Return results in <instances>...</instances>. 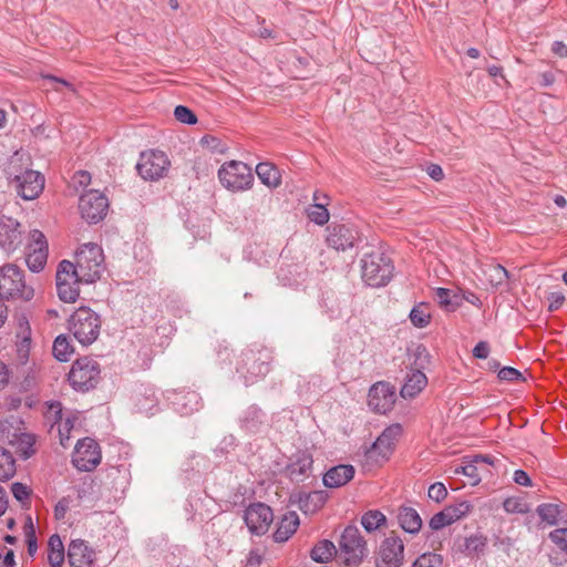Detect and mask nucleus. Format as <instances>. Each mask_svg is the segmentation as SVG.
<instances>
[{"label":"nucleus","mask_w":567,"mask_h":567,"mask_svg":"<svg viewBox=\"0 0 567 567\" xmlns=\"http://www.w3.org/2000/svg\"><path fill=\"white\" fill-rule=\"evenodd\" d=\"M443 556L434 551H426L421 554L411 567H443Z\"/></svg>","instance_id":"a18cd8bd"},{"label":"nucleus","mask_w":567,"mask_h":567,"mask_svg":"<svg viewBox=\"0 0 567 567\" xmlns=\"http://www.w3.org/2000/svg\"><path fill=\"white\" fill-rule=\"evenodd\" d=\"M535 512L540 518V523L538 524L539 527L542 523H545L548 526H556L559 522L563 508L560 504L542 503L536 507Z\"/></svg>","instance_id":"2f4dec72"},{"label":"nucleus","mask_w":567,"mask_h":567,"mask_svg":"<svg viewBox=\"0 0 567 567\" xmlns=\"http://www.w3.org/2000/svg\"><path fill=\"white\" fill-rule=\"evenodd\" d=\"M427 384V378L420 369H412V374L408 375V379L401 388L402 398H414L416 396Z\"/></svg>","instance_id":"c756f323"},{"label":"nucleus","mask_w":567,"mask_h":567,"mask_svg":"<svg viewBox=\"0 0 567 567\" xmlns=\"http://www.w3.org/2000/svg\"><path fill=\"white\" fill-rule=\"evenodd\" d=\"M73 504V498L70 495L63 496L58 501V503L54 506V518L56 520H63L65 518V515L68 511L71 508Z\"/></svg>","instance_id":"4d7b16f0"},{"label":"nucleus","mask_w":567,"mask_h":567,"mask_svg":"<svg viewBox=\"0 0 567 567\" xmlns=\"http://www.w3.org/2000/svg\"><path fill=\"white\" fill-rule=\"evenodd\" d=\"M272 360L271 349L252 344L241 351L236 362V372L244 379L245 385H251L269 373Z\"/></svg>","instance_id":"f257e3e1"},{"label":"nucleus","mask_w":567,"mask_h":567,"mask_svg":"<svg viewBox=\"0 0 567 567\" xmlns=\"http://www.w3.org/2000/svg\"><path fill=\"white\" fill-rule=\"evenodd\" d=\"M52 353L60 362L68 361L73 353L69 337L64 334L58 336L53 342Z\"/></svg>","instance_id":"58836bf2"},{"label":"nucleus","mask_w":567,"mask_h":567,"mask_svg":"<svg viewBox=\"0 0 567 567\" xmlns=\"http://www.w3.org/2000/svg\"><path fill=\"white\" fill-rule=\"evenodd\" d=\"M101 449L99 443L91 437H83L78 441L73 456V465L82 472H91L101 463Z\"/></svg>","instance_id":"2eb2a0df"},{"label":"nucleus","mask_w":567,"mask_h":567,"mask_svg":"<svg viewBox=\"0 0 567 567\" xmlns=\"http://www.w3.org/2000/svg\"><path fill=\"white\" fill-rule=\"evenodd\" d=\"M326 244L336 251L352 250L358 240V233L346 224L332 223L326 227Z\"/></svg>","instance_id":"aec40b11"},{"label":"nucleus","mask_w":567,"mask_h":567,"mask_svg":"<svg viewBox=\"0 0 567 567\" xmlns=\"http://www.w3.org/2000/svg\"><path fill=\"white\" fill-rule=\"evenodd\" d=\"M16 472V458L12 453L0 446V481H9L14 476Z\"/></svg>","instance_id":"e433bc0d"},{"label":"nucleus","mask_w":567,"mask_h":567,"mask_svg":"<svg viewBox=\"0 0 567 567\" xmlns=\"http://www.w3.org/2000/svg\"><path fill=\"white\" fill-rule=\"evenodd\" d=\"M426 172H427L429 176L432 179H434L435 182H440L444 178V172H443L442 167L437 164L431 163L427 166Z\"/></svg>","instance_id":"774afa93"},{"label":"nucleus","mask_w":567,"mask_h":567,"mask_svg":"<svg viewBox=\"0 0 567 567\" xmlns=\"http://www.w3.org/2000/svg\"><path fill=\"white\" fill-rule=\"evenodd\" d=\"M109 209V199L96 189L84 192L79 199V210L89 224H96L104 219Z\"/></svg>","instance_id":"ddd939ff"},{"label":"nucleus","mask_w":567,"mask_h":567,"mask_svg":"<svg viewBox=\"0 0 567 567\" xmlns=\"http://www.w3.org/2000/svg\"><path fill=\"white\" fill-rule=\"evenodd\" d=\"M408 351L413 352L414 360L412 362V369H420L423 371L430 365L431 354L423 343H416L413 349L408 348Z\"/></svg>","instance_id":"a19ab883"},{"label":"nucleus","mask_w":567,"mask_h":567,"mask_svg":"<svg viewBox=\"0 0 567 567\" xmlns=\"http://www.w3.org/2000/svg\"><path fill=\"white\" fill-rule=\"evenodd\" d=\"M81 282H56V292L60 300L63 302H75L80 296V285Z\"/></svg>","instance_id":"ea45409f"},{"label":"nucleus","mask_w":567,"mask_h":567,"mask_svg":"<svg viewBox=\"0 0 567 567\" xmlns=\"http://www.w3.org/2000/svg\"><path fill=\"white\" fill-rule=\"evenodd\" d=\"M295 272H297V269L299 268L297 265L296 266H292ZM290 275H292V269L291 267H280L279 271H278V279L281 281V285L285 286V287H299L301 284L299 282V280L297 278H292L290 277Z\"/></svg>","instance_id":"5fc2aeb1"},{"label":"nucleus","mask_w":567,"mask_h":567,"mask_svg":"<svg viewBox=\"0 0 567 567\" xmlns=\"http://www.w3.org/2000/svg\"><path fill=\"white\" fill-rule=\"evenodd\" d=\"M337 542L339 567H360L369 556L368 540L354 523L342 529Z\"/></svg>","instance_id":"f03ea898"},{"label":"nucleus","mask_w":567,"mask_h":567,"mask_svg":"<svg viewBox=\"0 0 567 567\" xmlns=\"http://www.w3.org/2000/svg\"><path fill=\"white\" fill-rule=\"evenodd\" d=\"M101 318L89 307H80L69 319V330L82 346L92 344L100 336Z\"/></svg>","instance_id":"423d86ee"},{"label":"nucleus","mask_w":567,"mask_h":567,"mask_svg":"<svg viewBox=\"0 0 567 567\" xmlns=\"http://www.w3.org/2000/svg\"><path fill=\"white\" fill-rule=\"evenodd\" d=\"M404 550L403 540L392 530L374 551V567H401L404 564Z\"/></svg>","instance_id":"9b49d317"},{"label":"nucleus","mask_w":567,"mask_h":567,"mask_svg":"<svg viewBox=\"0 0 567 567\" xmlns=\"http://www.w3.org/2000/svg\"><path fill=\"white\" fill-rule=\"evenodd\" d=\"M396 519L402 530L412 536L417 535L423 526V520L417 511L405 504L398 507Z\"/></svg>","instance_id":"a878e982"},{"label":"nucleus","mask_w":567,"mask_h":567,"mask_svg":"<svg viewBox=\"0 0 567 567\" xmlns=\"http://www.w3.org/2000/svg\"><path fill=\"white\" fill-rule=\"evenodd\" d=\"M514 482L522 486H532L533 482L528 473L524 470H516L514 472Z\"/></svg>","instance_id":"69168bd1"},{"label":"nucleus","mask_w":567,"mask_h":567,"mask_svg":"<svg viewBox=\"0 0 567 567\" xmlns=\"http://www.w3.org/2000/svg\"><path fill=\"white\" fill-rule=\"evenodd\" d=\"M402 433L403 427L400 423L388 425L370 446H364L363 466L382 467L389 462Z\"/></svg>","instance_id":"7ed1b4c3"},{"label":"nucleus","mask_w":567,"mask_h":567,"mask_svg":"<svg viewBox=\"0 0 567 567\" xmlns=\"http://www.w3.org/2000/svg\"><path fill=\"white\" fill-rule=\"evenodd\" d=\"M101 379V369L97 361L90 357H82L72 363L68 374L70 385L78 392H89L94 389Z\"/></svg>","instance_id":"1a4fd4ad"},{"label":"nucleus","mask_w":567,"mask_h":567,"mask_svg":"<svg viewBox=\"0 0 567 567\" xmlns=\"http://www.w3.org/2000/svg\"><path fill=\"white\" fill-rule=\"evenodd\" d=\"M31 328L25 317L19 319V330L17 332V360L19 364H27L31 349Z\"/></svg>","instance_id":"cd10ccee"},{"label":"nucleus","mask_w":567,"mask_h":567,"mask_svg":"<svg viewBox=\"0 0 567 567\" xmlns=\"http://www.w3.org/2000/svg\"><path fill=\"white\" fill-rule=\"evenodd\" d=\"M313 458L307 452H300L296 460L288 463L284 470L285 475L292 482H303L312 471Z\"/></svg>","instance_id":"4be33fe9"},{"label":"nucleus","mask_w":567,"mask_h":567,"mask_svg":"<svg viewBox=\"0 0 567 567\" xmlns=\"http://www.w3.org/2000/svg\"><path fill=\"white\" fill-rule=\"evenodd\" d=\"M452 524L453 523L451 522V519L449 518L447 514L443 508L441 512L434 514L431 517L429 522V527L431 530L436 532Z\"/></svg>","instance_id":"13d9d810"},{"label":"nucleus","mask_w":567,"mask_h":567,"mask_svg":"<svg viewBox=\"0 0 567 567\" xmlns=\"http://www.w3.org/2000/svg\"><path fill=\"white\" fill-rule=\"evenodd\" d=\"M220 184L231 192L249 189L254 183L251 167L240 161H229L218 169Z\"/></svg>","instance_id":"9d476101"},{"label":"nucleus","mask_w":567,"mask_h":567,"mask_svg":"<svg viewBox=\"0 0 567 567\" xmlns=\"http://www.w3.org/2000/svg\"><path fill=\"white\" fill-rule=\"evenodd\" d=\"M35 436L31 433L19 431L9 445L16 449L23 460L30 458L34 453Z\"/></svg>","instance_id":"7c9ffc66"},{"label":"nucleus","mask_w":567,"mask_h":567,"mask_svg":"<svg viewBox=\"0 0 567 567\" xmlns=\"http://www.w3.org/2000/svg\"><path fill=\"white\" fill-rule=\"evenodd\" d=\"M25 262L32 272L43 270L48 260V241L44 234L39 229L29 233V241L27 244Z\"/></svg>","instance_id":"a211bd4d"},{"label":"nucleus","mask_w":567,"mask_h":567,"mask_svg":"<svg viewBox=\"0 0 567 567\" xmlns=\"http://www.w3.org/2000/svg\"><path fill=\"white\" fill-rule=\"evenodd\" d=\"M339 545L330 539H321V564L331 561L334 559L339 565Z\"/></svg>","instance_id":"49530a36"},{"label":"nucleus","mask_w":567,"mask_h":567,"mask_svg":"<svg viewBox=\"0 0 567 567\" xmlns=\"http://www.w3.org/2000/svg\"><path fill=\"white\" fill-rule=\"evenodd\" d=\"M174 115L177 121L184 124L193 125L197 123L196 114L185 105H177L174 110Z\"/></svg>","instance_id":"603ef678"},{"label":"nucleus","mask_w":567,"mask_h":567,"mask_svg":"<svg viewBox=\"0 0 567 567\" xmlns=\"http://www.w3.org/2000/svg\"><path fill=\"white\" fill-rule=\"evenodd\" d=\"M132 400L136 413L154 415L159 410L157 391L151 384L138 385Z\"/></svg>","instance_id":"412c9836"},{"label":"nucleus","mask_w":567,"mask_h":567,"mask_svg":"<svg viewBox=\"0 0 567 567\" xmlns=\"http://www.w3.org/2000/svg\"><path fill=\"white\" fill-rule=\"evenodd\" d=\"M299 525L300 520L298 514L293 511L287 512L277 523V528L272 534L274 540L276 543L287 542L296 533Z\"/></svg>","instance_id":"c85d7f7f"},{"label":"nucleus","mask_w":567,"mask_h":567,"mask_svg":"<svg viewBox=\"0 0 567 567\" xmlns=\"http://www.w3.org/2000/svg\"><path fill=\"white\" fill-rule=\"evenodd\" d=\"M549 301L548 311L554 312L557 311L565 301V296L561 292H550L547 297Z\"/></svg>","instance_id":"e2e57ef3"},{"label":"nucleus","mask_w":567,"mask_h":567,"mask_svg":"<svg viewBox=\"0 0 567 567\" xmlns=\"http://www.w3.org/2000/svg\"><path fill=\"white\" fill-rule=\"evenodd\" d=\"M412 324L415 328H425L431 322V315L429 312V303L420 302L415 305L409 315Z\"/></svg>","instance_id":"4c0bfd02"},{"label":"nucleus","mask_w":567,"mask_h":567,"mask_svg":"<svg viewBox=\"0 0 567 567\" xmlns=\"http://www.w3.org/2000/svg\"><path fill=\"white\" fill-rule=\"evenodd\" d=\"M394 265L383 252L364 254L361 259L362 280L370 287L386 286L393 277Z\"/></svg>","instance_id":"39448f33"},{"label":"nucleus","mask_w":567,"mask_h":567,"mask_svg":"<svg viewBox=\"0 0 567 567\" xmlns=\"http://www.w3.org/2000/svg\"><path fill=\"white\" fill-rule=\"evenodd\" d=\"M451 292H452V290L447 289V288L440 287V288L435 289V296H436L437 302H439L440 307L442 309H444L445 311H447L449 305H451V300H450Z\"/></svg>","instance_id":"680f3d73"},{"label":"nucleus","mask_w":567,"mask_h":567,"mask_svg":"<svg viewBox=\"0 0 567 567\" xmlns=\"http://www.w3.org/2000/svg\"><path fill=\"white\" fill-rule=\"evenodd\" d=\"M48 561L51 567H61L64 563V551L48 550Z\"/></svg>","instance_id":"338daca9"},{"label":"nucleus","mask_w":567,"mask_h":567,"mask_svg":"<svg viewBox=\"0 0 567 567\" xmlns=\"http://www.w3.org/2000/svg\"><path fill=\"white\" fill-rule=\"evenodd\" d=\"M396 401L395 386L386 381L373 383L368 392V406L378 414L392 411Z\"/></svg>","instance_id":"dca6fc26"},{"label":"nucleus","mask_w":567,"mask_h":567,"mask_svg":"<svg viewBox=\"0 0 567 567\" xmlns=\"http://www.w3.org/2000/svg\"><path fill=\"white\" fill-rule=\"evenodd\" d=\"M463 463H465L464 476L471 480V485L476 486L482 481L480 475V467L477 463H472V456H465L463 458Z\"/></svg>","instance_id":"09e8293b"},{"label":"nucleus","mask_w":567,"mask_h":567,"mask_svg":"<svg viewBox=\"0 0 567 567\" xmlns=\"http://www.w3.org/2000/svg\"><path fill=\"white\" fill-rule=\"evenodd\" d=\"M78 272L84 284H93L100 279L104 270V255L102 248L96 244H84L75 254Z\"/></svg>","instance_id":"0eeeda50"},{"label":"nucleus","mask_w":567,"mask_h":567,"mask_svg":"<svg viewBox=\"0 0 567 567\" xmlns=\"http://www.w3.org/2000/svg\"><path fill=\"white\" fill-rule=\"evenodd\" d=\"M473 509V505L467 501H462L444 507L445 513L452 523L465 517Z\"/></svg>","instance_id":"c03bdc74"},{"label":"nucleus","mask_w":567,"mask_h":567,"mask_svg":"<svg viewBox=\"0 0 567 567\" xmlns=\"http://www.w3.org/2000/svg\"><path fill=\"white\" fill-rule=\"evenodd\" d=\"M427 496L436 503L443 502L447 496V489L441 482L433 483L427 491Z\"/></svg>","instance_id":"bf43d9fd"},{"label":"nucleus","mask_w":567,"mask_h":567,"mask_svg":"<svg viewBox=\"0 0 567 567\" xmlns=\"http://www.w3.org/2000/svg\"><path fill=\"white\" fill-rule=\"evenodd\" d=\"M503 508L508 514H526L529 512L528 504L516 497H507L504 499Z\"/></svg>","instance_id":"de8ad7c7"},{"label":"nucleus","mask_w":567,"mask_h":567,"mask_svg":"<svg viewBox=\"0 0 567 567\" xmlns=\"http://www.w3.org/2000/svg\"><path fill=\"white\" fill-rule=\"evenodd\" d=\"M239 429L249 436L264 435L270 427V419L257 404L248 405L238 416Z\"/></svg>","instance_id":"f3484780"},{"label":"nucleus","mask_w":567,"mask_h":567,"mask_svg":"<svg viewBox=\"0 0 567 567\" xmlns=\"http://www.w3.org/2000/svg\"><path fill=\"white\" fill-rule=\"evenodd\" d=\"M34 288L27 284L24 271L13 264L0 268V299L4 301H30Z\"/></svg>","instance_id":"20e7f679"},{"label":"nucleus","mask_w":567,"mask_h":567,"mask_svg":"<svg viewBox=\"0 0 567 567\" xmlns=\"http://www.w3.org/2000/svg\"><path fill=\"white\" fill-rule=\"evenodd\" d=\"M360 523L364 530L371 534L382 527H386L388 518L379 509H369L361 516Z\"/></svg>","instance_id":"473e14b6"},{"label":"nucleus","mask_w":567,"mask_h":567,"mask_svg":"<svg viewBox=\"0 0 567 567\" xmlns=\"http://www.w3.org/2000/svg\"><path fill=\"white\" fill-rule=\"evenodd\" d=\"M298 507L306 515L316 514L319 511V491L300 492Z\"/></svg>","instance_id":"c9c22d12"},{"label":"nucleus","mask_w":567,"mask_h":567,"mask_svg":"<svg viewBox=\"0 0 567 567\" xmlns=\"http://www.w3.org/2000/svg\"><path fill=\"white\" fill-rule=\"evenodd\" d=\"M355 474L351 464H338L330 467L321 477L322 484L328 488H338L349 483Z\"/></svg>","instance_id":"5701e85b"},{"label":"nucleus","mask_w":567,"mask_h":567,"mask_svg":"<svg viewBox=\"0 0 567 567\" xmlns=\"http://www.w3.org/2000/svg\"><path fill=\"white\" fill-rule=\"evenodd\" d=\"M17 163H11L7 169L10 184L14 186L17 195L24 200H32L39 197L44 188V176L33 169H24L18 166Z\"/></svg>","instance_id":"6e6552de"},{"label":"nucleus","mask_w":567,"mask_h":567,"mask_svg":"<svg viewBox=\"0 0 567 567\" xmlns=\"http://www.w3.org/2000/svg\"><path fill=\"white\" fill-rule=\"evenodd\" d=\"M548 538L563 553L567 554V527H559L548 534Z\"/></svg>","instance_id":"3c124183"},{"label":"nucleus","mask_w":567,"mask_h":567,"mask_svg":"<svg viewBox=\"0 0 567 567\" xmlns=\"http://www.w3.org/2000/svg\"><path fill=\"white\" fill-rule=\"evenodd\" d=\"M321 199L326 200L324 203H321L320 206V223L321 226H323L329 221L331 216L338 217L339 215L329 208L331 206V198L327 194L321 193Z\"/></svg>","instance_id":"052dcab7"},{"label":"nucleus","mask_w":567,"mask_h":567,"mask_svg":"<svg viewBox=\"0 0 567 567\" xmlns=\"http://www.w3.org/2000/svg\"><path fill=\"white\" fill-rule=\"evenodd\" d=\"M24 238L25 230L17 219L6 215L0 216V248L4 252H14L22 246Z\"/></svg>","instance_id":"6ab92c4d"},{"label":"nucleus","mask_w":567,"mask_h":567,"mask_svg":"<svg viewBox=\"0 0 567 567\" xmlns=\"http://www.w3.org/2000/svg\"><path fill=\"white\" fill-rule=\"evenodd\" d=\"M68 558L72 567H92L94 551L83 539L72 540L68 548Z\"/></svg>","instance_id":"bb28decb"},{"label":"nucleus","mask_w":567,"mask_h":567,"mask_svg":"<svg viewBox=\"0 0 567 567\" xmlns=\"http://www.w3.org/2000/svg\"><path fill=\"white\" fill-rule=\"evenodd\" d=\"M94 481L93 480H84L78 487H76V498L79 501L78 505H81L84 502H90L92 505L97 499V496L94 492Z\"/></svg>","instance_id":"37998d69"},{"label":"nucleus","mask_w":567,"mask_h":567,"mask_svg":"<svg viewBox=\"0 0 567 567\" xmlns=\"http://www.w3.org/2000/svg\"><path fill=\"white\" fill-rule=\"evenodd\" d=\"M172 404L181 415H190L202 408V398L194 390H183L174 394Z\"/></svg>","instance_id":"b1692460"},{"label":"nucleus","mask_w":567,"mask_h":567,"mask_svg":"<svg viewBox=\"0 0 567 567\" xmlns=\"http://www.w3.org/2000/svg\"><path fill=\"white\" fill-rule=\"evenodd\" d=\"M24 530H25L28 554L30 556H33L38 550V540H37L35 530H34V526H33L31 517H28L25 526H24Z\"/></svg>","instance_id":"8fccbe9b"},{"label":"nucleus","mask_w":567,"mask_h":567,"mask_svg":"<svg viewBox=\"0 0 567 567\" xmlns=\"http://www.w3.org/2000/svg\"><path fill=\"white\" fill-rule=\"evenodd\" d=\"M256 174L260 182L270 188L277 187L280 184V173L270 163H259L256 166Z\"/></svg>","instance_id":"72a5a7b5"},{"label":"nucleus","mask_w":567,"mask_h":567,"mask_svg":"<svg viewBox=\"0 0 567 567\" xmlns=\"http://www.w3.org/2000/svg\"><path fill=\"white\" fill-rule=\"evenodd\" d=\"M472 354L476 359H487L489 354V344L487 341H480L474 347Z\"/></svg>","instance_id":"0e129e2a"},{"label":"nucleus","mask_w":567,"mask_h":567,"mask_svg":"<svg viewBox=\"0 0 567 567\" xmlns=\"http://www.w3.org/2000/svg\"><path fill=\"white\" fill-rule=\"evenodd\" d=\"M59 281L65 282H84L80 274L78 272L76 266L69 260H62L56 269L55 284Z\"/></svg>","instance_id":"f704fd0d"},{"label":"nucleus","mask_w":567,"mask_h":567,"mask_svg":"<svg viewBox=\"0 0 567 567\" xmlns=\"http://www.w3.org/2000/svg\"><path fill=\"white\" fill-rule=\"evenodd\" d=\"M22 421H18L13 416L0 421V440L8 444L21 431Z\"/></svg>","instance_id":"79ce46f5"},{"label":"nucleus","mask_w":567,"mask_h":567,"mask_svg":"<svg viewBox=\"0 0 567 567\" xmlns=\"http://www.w3.org/2000/svg\"><path fill=\"white\" fill-rule=\"evenodd\" d=\"M487 547V537L482 534L471 535L470 537H457L454 542V548L457 553L467 557H480Z\"/></svg>","instance_id":"393cba45"},{"label":"nucleus","mask_w":567,"mask_h":567,"mask_svg":"<svg viewBox=\"0 0 567 567\" xmlns=\"http://www.w3.org/2000/svg\"><path fill=\"white\" fill-rule=\"evenodd\" d=\"M244 522L251 535H265L274 522L272 508L262 503H250L244 512Z\"/></svg>","instance_id":"4468645a"},{"label":"nucleus","mask_w":567,"mask_h":567,"mask_svg":"<svg viewBox=\"0 0 567 567\" xmlns=\"http://www.w3.org/2000/svg\"><path fill=\"white\" fill-rule=\"evenodd\" d=\"M11 493L18 502H20L22 504L30 503V496H31L32 491L25 484L20 483V482L13 483L11 485Z\"/></svg>","instance_id":"6e6d98bb"},{"label":"nucleus","mask_w":567,"mask_h":567,"mask_svg":"<svg viewBox=\"0 0 567 567\" xmlns=\"http://www.w3.org/2000/svg\"><path fill=\"white\" fill-rule=\"evenodd\" d=\"M169 165L171 162L164 152L151 150L141 153L136 171L145 181H157L164 177Z\"/></svg>","instance_id":"f8f14e48"},{"label":"nucleus","mask_w":567,"mask_h":567,"mask_svg":"<svg viewBox=\"0 0 567 567\" xmlns=\"http://www.w3.org/2000/svg\"><path fill=\"white\" fill-rule=\"evenodd\" d=\"M501 381L524 382L526 379L523 373L513 367H503L497 373Z\"/></svg>","instance_id":"864d4df0"}]
</instances>
